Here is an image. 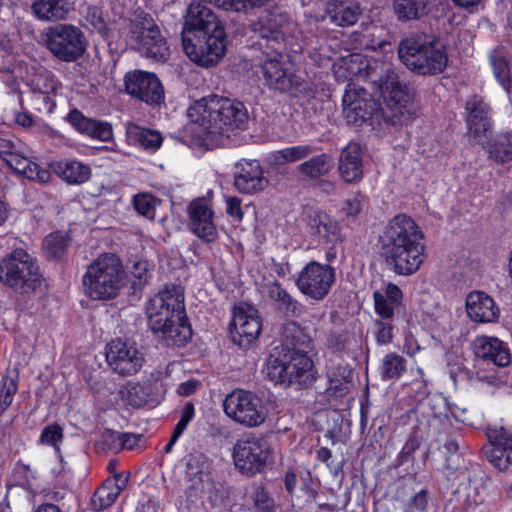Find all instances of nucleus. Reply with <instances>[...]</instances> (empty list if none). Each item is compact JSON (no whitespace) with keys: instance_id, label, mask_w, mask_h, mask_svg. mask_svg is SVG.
<instances>
[{"instance_id":"1","label":"nucleus","mask_w":512,"mask_h":512,"mask_svg":"<svg viewBox=\"0 0 512 512\" xmlns=\"http://www.w3.org/2000/svg\"><path fill=\"white\" fill-rule=\"evenodd\" d=\"M209 0H192L184 16L182 46L187 56L201 67H213L225 56L227 35L222 22L207 6Z\"/></svg>"},{"instance_id":"2","label":"nucleus","mask_w":512,"mask_h":512,"mask_svg":"<svg viewBox=\"0 0 512 512\" xmlns=\"http://www.w3.org/2000/svg\"><path fill=\"white\" fill-rule=\"evenodd\" d=\"M381 254L397 275L416 273L427 257L425 234L413 217L398 213L378 237Z\"/></svg>"},{"instance_id":"3","label":"nucleus","mask_w":512,"mask_h":512,"mask_svg":"<svg viewBox=\"0 0 512 512\" xmlns=\"http://www.w3.org/2000/svg\"><path fill=\"white\" fill-rule=\"evenodd\" d=\"M148 324L166 347H184L193 335L186 313L184 291L180 285L165 284L146 304Z\"/></svg>"},{"instance_id":"4","label":"nucleus","mask_w":512,"mask_h":512,"mask_svg":"<svg viewBox=\"0 0 512 512\" xmlns=\"http://www.w3.org/2000/svg\"><path fill=\"white\" fill-rule=\"evenodd\" d=\"M282 336V344L273 348L269 356L267 374L278 384L304 385L313 367L307 352L312 340L296 321H288L283 326Z\"/></svg>"},{"instance_id":"5","label":"nucleus","mask_w":512,"mask_h":512,"mask_svg":"<svg viewBox=\"0 0 512 512\" xmlns=\"http://www.w3.org/2000/svg\"><path fill=\"white\" fill-rule=\"evenodd\" d=\"M189 116L204 128V137L199 136L195 144L208 146L207 140L218 141L229 136L235 130H245L248 124V111L237 100L211 95L203 98L189 108Z\"/></svg>"},{"instance_id":"6","label":"nucleus","mask_w":512,"mask_h":512,"mask_svg":"<svg viewBox=\"0 0 512 512\" xmlns=\"http://www.w3.org/2000/svg\"><path fill=\"white\" fill-rule=\"evenodd\" d=\"M401 62L421 76H435L444 72L448 64L446 47L438 36L425 32H412L398 45Z\"/></svg>"},{"instance_id":"7","label":"nucleus","mask_w":512,"mask_h":512,"mask_svg":"<svg viewBox=\"0 0 512 512\" xmlns=\"http://www.w3.org/2000/svg\"><path fill=\"white\" fill-rule=\"evenodd\" d=\"M0 282L23 297L41 290L44 272L36 256L17 247L0 259Z\"/></svg>"},{"instance_id":"8","label":"nucleus","mask_w":512,"mask_h":512,"mask_svg":"<svg viewBox=\"0 0 512 512\" xmlns=\"http://www.w3.org/2000/svg\"><path fill=\"white\" fill-rule=\"evenodd\" d=\"M274 458L275 451L270 438L261 433H244L232 447L234 467L246 477L265 473L274 464Z\"/></svg>"},{"instance_id":"9","label":"nucleus","mask_w":512,"mask_h":512,"mask_svg":"<svg viewBox=\"0 0 512 512\" xmlns=\"http://www.w3.org/2000/svg\"><path fill=\"white\" fill-rule=\"evenodd\" d=\"M125 275L121 259L115 254L105 253L94 260L83 275L86 295L92 300L115 298Z\"/></svg>"},{"instance_id":"10","label":"nucleus","mask_w":512,"mask_h":512,"mask_svg":"<svg viewBox=\"0 0 512 512\" xmlns=\"http://www.w3.org/2000/svg\"><path fill=\"white\" fill-rule=\"evenodd\" d=\"M378 91L383 100L384 121L398 124L401 117L409 112L408 107L413 100L411 87L402 83L393 69H387L379 79Z\"/></svg>"},{"instance_id":"11","label":"nucleus","mask_w":512,"mask_h":512,"mask_svg":"<svg viewBox=\"0 0 512 512\" xmlns=\"http://www.w3.org/2000/svg\"><path fill=\"white\" fill-rule=\"evenodd\" d=\"M223 410L230 419L249 428L260 426L266 419L262 399L245 389H234L227 394Z\"/></svg>"},{"instance_id":"12","label":"nucleus","mask_w":512,"mask_h":512,"mask_svg":"<svg viewBox=\"0 0 512 512\" xmlns=\"http://www.w3.org/2000/svg\"><path fill=\"white\" fill-rule=\"evenodd\" d=\"M45 36L48 50L63 62H74L86 51L85 35L74 25L57 24L49 27Z\"/></svg>"},{"instance_id":"13","label":"nucleus","mask_w":512,"mask_h":512,"mask_svg":"<svg viewBox=\"0 0 512 512\" xmlns=\"http://www.w3.org/2000/svg\"><path fill=\"white\" fill-rule=\"evenodd\" d=\"M343 116L349 125L361 127L384 121L382 104L376 101L364 88L346 89L342 98Z\"/></svg>"},{"instance_id":"14","label":"nucleus","mask_w":512,"mask_h":512,"mask_svg":"<svg viewBox=\"0 0 512 512\" xmlns=\"http://www.w3.org/2000/svg\"><path fill=\"white\" fill-rule=\"evenodd\" d=\"M281 49L275 47L259 49V66L266 85L270 89L290 92L299 88L300 78L285 67Z\"/></svg>"},{"instance_id":"15","label":"nucleus","mask_w":512,"mask_h":512,"mask_svg":"<svg viewBox=\"0 0 512 512\" xmlns=\"http://www.w3.org/2000/svg\"><path fill=\"white\" fill-rule=\"evenodd\" d=\"M335 279L334 267L312 260L299 272L295 284L304 296L321 301L330 293Z\"/></svg>"},{"instance_id":"16","label":"nucleus","mask_w":512,"mask_h":512,"mask_svg":"<svg viewBox=\"0 0 512 512\" xmlns=\"http://www.w3.org/2000/svg\"><path fill=\"white\" fill-rule=\"evenodd\" d=\"M229 331L235 345L240 348H249L262 331V318L259 310L248 303L235 306Z\"/></svg>"},{"instance_id":"17","label":"nucleus","mask_w":512,"mask_h":512,"mask_svg":"<svg viewBox=\"0 0 512 512\" xmlns=\"http://www.w3.org/2000/svg\"><path fill=\"white\" fill-rule=\"evenodd\" d=\"M123 81L125 92L147 105H161L165 100L163 84L154 72L135 69L127 72Z\"/></svg>"},{"instance_id":"18","label":"nucleus","mask_w":512,"mask_h":512,"mask_svg":"<svg viewBox=\"0 0 512 512\" xmlns=\"http://www.w3.org/2000/svg\"><path fill=\"white\" fill-rule=\"evenodd\" d=\"M132 39L138 50L147 58L165 62L170 55L166 38L161 34L159 26L151 18L136 23L131 29Z\"/></svg>"},{"instance_id":"19","label":"nucleus","mask_w":512,"mask_h":512,"mask_svg":"<svg viewBox=\"0 0 512 512\" xmlns=\"http://www.w3.org/2000/svg\"><path fill=\"white\" fill-rule=\"evenodd\" d=\"M106 359L119 375H135L142 368L145 358L134 341L117 338L107 345Z\"/></svg>"},{"instance_id":"20","label":"nucleus","mask_w":512,"mask_h":512,"mask_svg":"<svg viewBox=\"0 0 512 512\" xmlns=\"http://www.w3.org/2000/svg\"><path fill=\"white\" fill-rule=\"evenodd\" d=\"M0 159L14 174L21 175L31 181L48 183L51 179L49 169L41 167L19 152L15 143L10 139L0 137Z\"/></svg>"},{"instance_id":"21","label":"nucleus","mask_w":512,"mask_h":512,"mask_svg":"<svg viewBox=\"0 0 512 512\" xmlns=\"http://www.w3.org/2000/svg\"><path fill=\"white\" fill-rule=\"evenodd\" d=\"M190 231L204 243H213L219 233L215 224V212L204 197L193 199L187 207Z\"/></svg>"},{"instance_id":"22","label":"nucleus","mask_w":512,"mask_h":512,"mask_svg":"<svg viewBox=\"0 0 512 512\" xmlns=\"http://www.w3.org/2000/svg\"><path fill=\"white\" fill-rule=\"evenodd\" d=\"M489 446L484 447L486 459L499 471L512 472V433L504 427L488 428Z\"/></svg>"},{"instance_id":"23","label":"nucleus","mask_w":512,"mask_h":512,"mask_svg":"<svg viewBox=\"0 0 512 512\" xmlns=\"http://www.w3.org/2000/svg\"><path fill=\"white\" fill-rule=\"evenodd\" d=\"M287 17L282 13L266 10L257 22L254 23V31L260 36L259 49L282 48L284 41L283 26Z\"/></svg>"},{"instance_id":"24","label":"nucleus","mask_w":512,"mask_h":512,"mask_svg":"<svg viewBox=\"0 0 512 512\" xmlns=\"http://www.w3.org/2000/svg\"><path fill=\"white\" fill-rule=\"evenodd\" d=\"M268 185L263 168L258 160L242 159L236 164L234 186L243 194H254Z\"/></svg>"},{"instance_id":"25","label":"nucleus","mask_w":512,"mask_h":512,"mask_svg":"<svg viewBox=\"0 0 512 512\" xmlns=\"http://www.w3.org/2000/svg\"><path fill=\"white\" fill-rule=\"evenodd\" d=\"M308 232L318 245H336L341 241L342 227L336 219L322 211L307 216Z\"/></svg>"},{"instance_id":"26","label":"nucleus","mask_w":512,"mask_h":512,"mask_svg":"<svg viewBox=\"0 0 512 512\" xmlns=\"http://www.w3.org/2000/svg\"><path fill=\"white\" fill-rule=\"evenodd\" d=\"M65 120L78 133L102 142L113 140V127L111 123L103 120L89 118L77 108H73L66 115Z\"/></svg>"},{"instance_id":"27","label":"nucleus","mask_w":512,"mask_h":512,"mask_svg":"<svg viewBox=\"0 0 512 512\" xmlns=\"http://www.w3.org/2000/svg\"><path fill=\"white\" fill-rule=\"evenodd\" d=\"M474 354L477 358L499 367L508 366L511 353L507 343L492 336H478L473 341Z\"/></svg>"},{"instance_id":"28","label":"nucleus","mask_w":512,"mask_h":512,"mask_svg":"<svg viewBox=\"0 0 512 512\" xmlns=\"http://www.w3.org/2000/svg\"><path fill=\"white\" fill-rule=\"evenodd\" d=\"M338 172L341 179L349 184L359 183L364 176L361 146L349 142L341 152L338 162Z\"/></svg>"},{"instance_id":"29","label":"nucleus","mask_w":512,"mask_h":512,"mask_svg":"<svg viewBox=\"0 0 512 512\" xmlns=\"http://www.w3.org/2000/svg\"><path fill=\"white\" fill-rule=\"evenodd\" d=\"M469 318L478 323H491L498 319L500 310L494 299L482 291H472L466 298Z\"/></svg>"},{"instance_id":"30","label":"nucleus","mask_w":512,"mask_h":512,"mask_svg":"<svg viewBox=\"0 0 512 512\" xmlns=\"http://www.w3.org/2000/svg\"><path fill=\"white\" fill-rule=\"evenodd\" d=\"M129 475L122 473L106 478L103 483L95 490L91 497V505L94 510L102 511L111 507L120 493L127 487Z\"/></svg>"},{"instance_id":"31","label":"nucleus","mask_w":512,"mask_h":512,"mask_svg":"<svg viewBox=\"0 0 512 512\" xmlns=\"http://www.w3.org/2000/svg\"><path fill=\"white\" fill-rule=\"evenodd\" d=\"M465 109L468 112L467 127L473 138L477 139L485 136L488 131L492 130L490 106L482 99L475 96L468 100Z\"/></svg>"},{"instance_id":"32","label":"nucleus","mask_w":512,"mask_h":512,"mask_svg":"<svg viewBox=\"0 0 512 512\" xmlns=\"http://www.w3.org/2000/svg\"><path fill=\"white\" fill-rule=\"evenodd\" d=\"M267 294L277 310L286 318H299L306 311L305 305L292 297L278 281L267 285Z\"/></svg>"},{"instance_id":"33","label":"nucleus","mask_w":512,"mask_h":512,"mask_svg":"<svg viewBox=\"0 0 512 512\" xmlns=\"http://www.w3.org/2000/svg\"><path fill=\"white\" fill-rule=\"evenodd\" d=\"M483 149L490 161L505 165L512 162V131H499L487 138Z\"/></svg>"},{"instance_id":"34","label":"nucleus","mask_w":512,"mask_h":512,"mask_svg":"<svg viewBox=\"0 0 512 512\" xmlns=\"http://www.w3.org/2000/svg\"><path fill=\"white\" fill-rule=\"evenodd\" d=\"M367 68L368 61L364 56L361 54H350L333 64V73L338 82L347 81V87H350V82L354 79L368 76Z\"/></svg>"},{"instance_id":"35","label":"nucleus","mask_w":512,"mask_h":512,"mask_svg":"<svg viewBox=\"0 0 512 512\" xmlns=\"http://www.w3.org/2000/svg\"><path fill=\"white\" fill-rule=\"evenodd\" d=\"M51 168L63 181L71 185L83 184L91 177L90 166L77 160L54 161Z\"/></svg>"},{"instance_id":"36","label":"nucleus","mask_w":512,"mask_h":512,"mask_svg":"<svg viewBox=\"0 0 512 512\" xmlns=\"http://www.w3.org/2000/svg\"><path fill=\"white\" fill-rule=\"evenodd\" d=\"M71 242L68 233L60 230L46 235L42 241V250L48 261L60 262L66 259L67 250Z\"/></svg>"},{"instance_id":"37","label":"nucleus","mask_w":512,"mask_h":512,"mask_svg":"<svg viewBox=\"0 0 512 512\" xmlns=\"http://www.w3.org/2000/svg\"><path fill=\"white\" fill-rule=\"evenodd\" d=\"M31 7L36 18L45 21L65 19L69 12L67 0H33Z\"/></svg>"},{"instance_id":"38","label":"nucleus","mask_w":512,"mask_h":512,"mask_svg":"<svg viewBox=\"0 0 512 512\" xmlns=\"http://www.w3.org/2000/svg\"><path fill=\"white\" fill-rule=\"evenodd\" d=\"M331 22L342 27L354 25L361 15V8L358 3L335 2L328 8Z\"/></svg>"},{"instance_id":"39","label":"nucleus","mask_w":512,"mask_h":512,"mask_svg":"<svg viewBox=\"0 0 512 512\" xmlns=\"http://www.w3.org/2000/svg\"><path fill=\"white\" fill-rule=\"evenodd\" d=\"M430 0H394L393 9L399 21L418 20L428 14Z\"/></svg>"},{"instance_id":"40","label":"nucleus","mask_w":512,"mask_h":512,"mask_svg":"<svg viewBox=\"0 0 512 512\" xmlns=\"http://www.w3.org/2000/svg\"><path fill=\"white\" fill-rule=\"evenodd\" d=\"M333 167V157L329 153L313 156L298 166V172L309 179H318L329 174Z\"/></svg>"},{"instance_id":"41","label":"nucleus","mask_w":512,"mask_h":512,"mask_svg":"<svg viewBox=\"0 0 512 512\" xmlns=\"http://www.w3.org/2000/svg\"><path fill=\"white\" fill-rule=\"evenodd\" d=\"M406 359L396 352L387 353L381 362L379 373L382 381L398 380L406 372Z\"/></svg>"},{"instance_id":"42","label":"nucleus","mask_w":512,"mask_h":512,"mask_svg":"<svg viewBox=\"0 0 512 512\" xmlns=\"http://www.w3.org/2000/svg\"><path fill=\"white\" fill-rule=\"evenodd\" d=\"M130 135L139 143L141 147L147 150L155 151L160 148L163 142L162 135L152 129L135 126Z\"/></svg>"},{"instance_id":"43","label":"nucleus","mask_w":512,"mask_h":512,"mask_svg":"<svg viewBox=\"0 0 512 512\" xmlns=\"http://www.w3.org/2000/svg\"><path fill=\"white\" fill-rule=\"evenodd\" d=\"M422 442L423 437L419 434L418 429H413L402 449L396 456V466H403L404 464L412 461L414 459L415 452L420 448Z\"/></svg>"},{"instance_id":"44","label":"nucleus","mask_w":512,"mask_h":512,"mask_svg":"<svg viewBox=\"0 0 512 512\" xmlns=\"http://www.w3.org/2000/svg\"><path fill=\"white\" fill-rule=\"evenodd\" d=\"M157 201L158 199L148 192H139L132 198L136 212L149 220L155 218Z\"/></svg>"},{"instance_id":"45","label":"nucleus","mask_w":512,"mask_h":512,"mask_svg":"<svg viewBox=\"0 0 512 512\" xmlns=\"http://www.w3.org/2000/svg\"><path fill=\"white\" fill-rule=\"evenodd\" d=\"M210 4L215 5L225 11L248 12L256 8L265 6L268 0H209Z\"/></svg>"},{"instance_id":"46","label":"nucleus","mask_w":512,"mask_h":512,"mask_svg":"<svg viewBox=\"0 0 512 512\" xmlns=\"http://www.w3.org/2000/svg\"><path fill=\"white\" fill-rule=\"evenodd\" d=\"M445 469L446 479L448 482H451L452 486H456V492L459 493L470 487L472 476L471 472L466 467L453 468L447 459Z\"/></svg>"},{"instance_id":"47","label":"nucleus","mask_w":512,"mask_h":512,"mask_svg":"<svg viewBox=\"0 0 512 512\" xmlns=\"http://www.w3.org/2000/svg\"><path fill=\"white\" fill-rule=\"evenodd\" d=\"M64 439L63 427L58 423L46 425L40 434L39 443L52 447L56 452H60V445Z\"/></svg>"},{"instance_id":"48","label":"nucleus","mask_w":512,"mask_h":512,"mask_svg":"<svg viewBox=\"0 0 512 512\" xmlns=\"http://www.w3.org/2000/svg\"><path fill=\"white\" fill-rule=\"evenodd\" d=\"M491 64L497 82L506 92H510L512 76L508 61L503 57H494Z\"/></svg>"},{"instance_id":"49","label":"nucleus","mask_w":512,"mask_h":512,"mask_svg":"<svg viewBox=\"0 0 512 512\" xmlns=\"http://www.w3.org/2000/svg\"><path fill=\"white\" fill-rule=\"evenodd\" d=\"M315 149L311 145H297L286 147L277 152L276 159L282 163L296 162L310 156Z\"/></svg>"},{"instance_id":"50","label":"nucleus","mask_w":512,"mask_h":512,"mask_svg":"<svg viewBox=\"0 0 512 512\" xmlns=\"http://www.w3.org/2000/svg\"><path fill=\"white\" fill-rule=\"evenodd\" d=\"M251 498L257 512H275V500L263 485H259L254 489Z\"/></svg>"},{"instance_id":"51","label":"nucleus","mask_w":512,"mask_h":512,"mask_svg":"<svg viewBox=\"0 0 512 512\" xmlns=\"http://www.w3.org/2000/svg\"><path fill=\"white\" fill-rule=\"evenodd\" d=\"M147 262H136L131 271V289L134 294L140 293L149 283L151 274L147 268Z\"/></svg>"},{"instance_id":"52","label":"nucleus","mask_w":512,"mask_h":512,"mask_svg":"<svg viewBox=\"0 0 512 512\" xmlns=\"http://www.w3.org/2000/svg\"><path fill=\"white\" fill-rule=\"evenodd\" d=\"M3 385L0 386V418L12 404L18 390V379L3 377Z\"/></svg>"},{"instance_id":"53","label":"nucleus","mask_w":512,"mask_h":512,"mask_svg":"<svg viewBox=\"0 0 512 512\" xmlns=\"http://www.w3.org/2000/svg\"><path fill=\"white\" fill-rule=\"evenodd\" d=\"M119 394L132 407L139 408L145 403L143 387L138 383H128L119 390Z\"/></svg>"},{"instance_id":"54","label":"nucleus","mask_w":512,"mask_h":512,"mask_svg":"<svg viewBox=\"0 0 512 512\" xmlns=\"http://www.w3.org/2000/svg\"><path fill=\"white\" fill-rule=\"evenodd\" d=\"M350 334L346 330L333 331L327 337V348L333 353L343 355L348 351Z\"/></svg>"},{"instance_id":"55","label":"nucleus","mask_w":512,"mask_h":512,"mask_svg":"<svg viewBox=\"0 0 512 512\" xmlns=\"http://www.w3.org/2000/svg\"><path fill=\"white\" fill-rule=\"evenodd\" d=\"M87 22L101 35H107L109 28L105 14L99 6H89L86 15Z\"/></svg>"},{"instance_id":"56","label":"nucleus","mask_w":512,"mask_h":512,"mask_svg":"<svg viewBox=\"0 0 512 512\" xmlns=\"http://www.w3.org/2000/svg\"><path fill=\"white\" fill-rule=\"evenodd\" d=\"M374 300V311L376 315H378L380 320H392L394 317L395 309L398 306L394 304H390L387 299L384 297L383 293L380 291H375L373 293Z\"/></svg>"},{"instance_id":"57","label":"nucleus","mask_w":512,"mask_h":512,"mask_svg":"<svg viewBox=\"0 0 512 512\" xmlns=\"http://www.w3.org/2000/svg\"><path fill=\"white\" fill-rule=\"evenodd\" d=\"M206 467V457L201 454H189L187 456L186 474L191 480L202 479Z\"/></svg>"},{"instance_id":"58","label":"nucleus","mask_w":512,"mask_h":512,"mask_svg":"<svg viewBox=\"0 0 512 512\" xmlns=\"http://www.w3.org/2000/svg\"><path fill=\"white\" fill-rule=\"evenodd\" d=\"M195 417V406L192 402H187L182 407L181 410V416L177 424L175 425L172 436L179 439L184 431L187 429L189 423L194 419Z\"/></svg>"},{"instance_id":"59","label":"nucleus","mask_w":512,"mask_h":512,"mask_svg":"<svg viewBox=\"0 0 512 512\" xmlns=\"http://www.w3.org/2000/svg\"><path fill=\"white\" fill-rule=\"evenodd\" d=\"M14 485L25 488L30 485L31 480L34 478L29 465L23 463L21 460L17 461L12 472Z\"/></svg>"},{"instance_id":"60","label":"nucleus","mask_w":512,"mask_h":512,"mask_svg":"<svg viewBox=\"0 0 512 512\" xmlns=\"http://www.w3.org/2000/svg\"><path fill=\"white\" fill-rule=\"evenodd\" d=\"M375 339L379 345H387L393 340L394 326L388 320H375Z\"/></svg>"},{"instance_id":"61","label":"nucleus","mask_w":512,"mask_h":512,"mask_svg":"<svg viewBox=\"0 0 512 512\" xmlns=\"http://www.w3.org/2000/svg\"><path fill=\"white\" fill-rule=\"evenodd\" d=\"M32 101L34 102V109L38 110L39 112L51 114L56 109V101L48 93L34 92Z\"/></svg>"},{"instance_id":"62","label":"nucleus","mask_w":512,"mask_h":512,"mask_svg":"<svg viewBox=\"0 0 512 512\" xmlns=\"http://www.w3.org/2000/svg\"><path fill=\"white\" fill-rule=\"evenodd\" d=\"M428 507V491L422 489L407 501L406 510L409 512H425Z\"/></svg>"},{"instance_id":"63","label":"nucleus","mask_w":512,"mask_h":512,"mask_svg":"<svg viewBox=\"0 0 512 512\" xmlns=\"http://www.w3.org/2000/svg\"><path fill=\"white\" fill-rule=\"evenodd\" d=\"M226 214L236 222H241L244 217L242 202L236 196L226 197Z\"/></svg>"},{"instance_id":"64","label":"nucleus","mask_w":512,"mask_h":512,"mask_svg":"<svg viewBox=\"0 0 512 512\" xmlns=\"http://www.w3.org/2000/svg\"><path fill=\"white\" fill-rule=\"evenodd\" d=\"M122 449L133 450L138 446L142 435L129 433V432H113Z\"/></svg>"}]
</instances>
